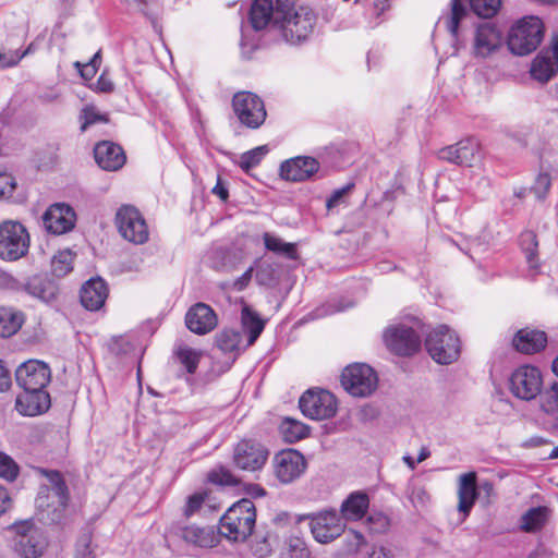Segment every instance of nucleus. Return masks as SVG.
I'll return each mask as SVG.
<instances>
[{"mask_svg":"<svg viewBox=\"0 0 558 558\" xmlns=\"http://www.w3.org/2000/svg\"><path fill=\"white\" fill-rule=\"evenodd\" d=\"M232 107L239 121L250 128H259L266 119L263 100L250 92H239L233 96Z\"/></svg>","mask_w":558,"mask_h":558,"instance_id":"nucleus-13","label":"nucleus"},{"mask_svg":"<svg viewBox=\"0 0 558 558\" xmlns=\"http://www.w3.org/2000/svg\"><path fill=\"white\" fill-rule=\"evenodd\" d=\"M268 458L266 448L254 440H241L233 451L234 465L243 471H258L260 470Z\"/></svg>","mask_w":558,"mask_h":558,"instance_id":"nucleus-16","label":"nucleus"},{"mask_svg":"<svg viewBox=\"0 0 558 558\" xmlns=\"http://www.w3.org/2000/svg\"><path fill=\"white\" fill-rule=\"evenodd\" d=\"M116 226L126 241L144 244L148 241L149 230L142 213L132 205L121 206L116 214Z\"/></svg>","mask_w":558,"mask_h":558,"instance_id":"nucleus-10","label":"nucleus"},{"mask_svg":"<svg viewBox=\"0 0 558 558\" xmlns=\"http://www.w3.org/2000/svg\"><path fill=\"white\" fill-rule=\"evenodd\" d=\"M256 523V510L252 500L241 499L233 504L221 517L220 536L230 542H244L253 533Z\"/></svg>","mask_w":558,"mask_h":558,"instance_id":"nucleus-3","label":"nucleus"},{"mask_svg":"<svg viewBox=\"0 0 558 558\" xmlns=\"http://www.w3.org/2000/svg\"><path fill=\"white\" fill-rule=\"evenodd\" d=\"M368 506L367 494L353 492L342 501L339 515L344 523L345 521H357L366 514Z\"/></svg>","mask_w":558,"mask_h":558,"instance_id":"nucleus-29","label":"nucleus"},{"mask_svg":"<svg viewBox=\"0 0 558 558\" xmlns=\"http://www.w3.org/2000/svg\"><path fill=\"white\" fill-rule=\"evenodd\" d=\"M457 495L458 511L463 514V518H466L478 497L475 472L463 473L459 476Z\"/></svg>","mask_w":558,"mask_h":558,"instance_id":"nucleus-25","label":"nucleus"},{"mask_svg":"<svg viewBox=\"0 0 558 558\" xmlns=\"http://www.w3.org/2000/svg\"><path fill=\"white\" fill-rule=\"evenodd\" d=\"M31 245V236L20 221L5 220L0 223V258L15 262L24 257Z\"/></svg>","mask_w":558,"mask_h":558,"instance_id":"nucleus-7","label":"nucleus"},{"mask_svg":"<svg viewBox=\"0 0 558 558\" xmlns=\"http://www.w3.org/2000/svg\"><path fill=\"white\" fill-rule=\"evenodd\" d=\"M80 119L82 120V131H85L89 125L95 124L97 122H108L107 116L99 113L97 109L93 106H86L82 110Z\"/></svg>","mask_w":558,"mask_h":558,"instance_id":"nucleus-48","label":"nucleus"},{"mask_svg":"<svg viewBox=\"0 0 558 558\" xmlns=\"http://www.w3.org/2000/svg\"><path fill=\"white\" fill-rule=\"evenodd\" d=\"M439 157L460 166L471 167L481 159V147L477 141L466 138L441 149Z\"/></svg>","mask_w":558,"mask_h":558,"instance_id":"nucleus-19","label":"nucleus"},{"mask_svg":"<svg viewBox=\"0 0 558 558\" xmlns=\"http://www.w3.org/2000/svg\"><path fill=\"white\" fill-rule=\"evenodd\" d=\"M254 555L258 558H266L272 551V537L270 535L256 541L252 547Z\"/></svg>","mask_w":558,"mask_h":558,"instance_id":"nucleus-52","label":"nucleus"},{"mask_svg":"<svg viewBox=\"0 0 558 558\" xmlns=\"http://www.w3.org/2000/svg\"><path fill=\"white\" fill-rule=\"evenodd\" d=\"M19 465L4 452L0 451V476L7 481H14L19 475Z\"/></svg>","mask_w":558,"mask_h":558,"instance_id":"nucleus-47","label":"nucleus"},{"mask_svg":"<svg viewBox=\"0 0 558 558\" xmlns=\"http://www.w3.org/2000/svg\"><path fill=\"white\" fill-rule=\"evenodd\" d=\"M549 517V509L547 507H535L529 509L521 517V529L525 532L539 531Z\"/></svg>","mask_w":558,"mask_h":558,"instance_id":"nucleus-35","label":"nucleus"},{"mask_svg":"<svg viewBox=\"0 0 558 558\" xmlns=\"http://www.w3.org/2000/svg\"><path fill=\"white\" fill-rule=\"evenodd\" d=\"M500 0H470L473 12L482 17H492L500 8Z\"/></svg>","mask_w":558,"mask_h":558,"instance_id":"nucleus-46","label":"nucleus"},{"mask_svg":"<svg viewBox=\"0 0 558 558\" xmlns=\"http://www.w3.org/2000/svg\"><path fill=\"white\" fill-rule=\"evenodd\" d=\"M363 558H395V555L389 548L373 546Z\"/></svg>","mask_w":558,"mask_h":558,"instance_id":"nucleus-58","label":"nucleus"},{"mask_svg":"<svg viewBox=\"0 0 558 558\" xmlns=\"http://www.w3.org/2000/svg\"><path fill=\"white\" fill-rule=\"evenodd\" d=\"M253 274V268L250 267L241 277L234 281V288L238 291L243 290L250 282Z\"/></svg>","mask_w":558,"mask_h":558,"instance_id":"nucleus-63","label":"nucleus"},{"mask_svg":"<svg viewBox=\"0 0 558 558\" xmlns=\"http://www.w3.org/2000/svg\"><path fill=\"white\" fill-rule=\"evenodd\" d=\"M275 476L282 484L300 478L307 469L304 456L295 449L281 450L272 459Z\"/></svg>","mask_w":558,"mask_h":558,"instance_id":"nucleus-15","label":"nucleus"},{"mask_svg":"<svg viewBox=\"0 0 558 558\" xmlns=\"http://www.w3.org/2000/svg\"><path fill=\"white\" fill-rule=\"evenodd\" d=\"M281 558H311V553L300 537L288 538L280 553Z\"/></svg>","mask_w":558,"mask_h":558,"instance_id":"nucleus-42","label":"nucleus"},{"mask_svg":"<svg viewBox=\"0 0 558 558\" xmlns=\"http://www.w3.org/2000/svg\"><path fill=\"white\" fill-rule=\"evenodd\" d=\"M341 385L351 396L365 398L377 389L378 377L369 365L354 363L342 371Z\"/></svg>","mask_w":558,"mask_h":558,"instance_id":"nucleus-9","label":"nucleus"},{"mask_svg":"<svg viewBox=\"0 0 558 558\" xmlns=\"http://www.w3.org/2000/svg\"><path fill=\"white\" fill-rule=\"evenodd\" d=\"M510 390L519 399L532 400L542 390L541 371L532 365H521L510 376Z\"/></svg>","mask_w":558,"mask_h":558,"instance_id":"nucleus-14","label":"nucleus"},{"mask_svg":"<svg viewBox=\"0 0 558 558\" xmlns=\"http://www.w3.org/2000/svg\"><path fill=\"white\" fill-rule=\"evenodd\" d=\"M216 342L225 353L239 352L247 348L243 344L241 332L234 329H223L217 335Z\"/></svg>","mask_w":558,"mask_h":558,"instance_id":"nucleus-36","label":"nucleus"},{"mask_svg":"<svg viewBox=\"0 0 558 558\" xmlns=\"http://www.w3.org/2000/svg\"><path fill=\"white\" fill-rule=\"evenodd\" d=\"M541 409L554 420L558 428V384H554L541 397Z\"/></svg>","mask_w":558,"mask_h":558,"instance_id":"nucleus-41","label":"nucleus"},{"mask_svg":"<svg viewBox=\"0 0 558 558\" xmlns=\"http://www.w3.org/2000/svg\"><path fill=\"white\" fill-rule=\"evenodd\" d=\"M15 379L25 391L15 402L21 414L35 416L49 409L50 397L44 389L50 383L51 372L46 363L38 360L24 362L16 368Z\"/></svg>","mask_w":558,"mask_h":558,"instance_id":"nucleus-1","label":"nucleus"},{"mask_svg":"<svg viewBox=\"0 0 558 558\" xmlns=\"http://www.w3.org/2000/svg\"><path fill=\"white\" fill-rule=\"evenodd\" d=\"M263 240L268 251L283 255L290 259L298 258V252L294 243L284 242L282 239L269 232L264 233Z\"/></svg>","mask_w":558,"mask_h":558,"instance_id":"nucleus-37","label":"nucleus"},{"mask_svg":"<svg viewBox=\"0 0 558 558\" xmlns=\"http://www.w3.org/2000/svg\"><path fill=\"white\" fill-rule=\"evenodd\" d=\"M23 323L24 315L22 312L13 307H0V337L9 338L15 335Z\"/></svg>","mask_w":558,"mask_h":558,"instance_id":"nucleus-33","label":"nucleus"},{"mask_svg":"<svg viewBox=\"0 0 558 558\" xmlns=\"http://www.w3.org/2000/svg\"><path fill=\"white\" fill-rule=\"evenodd\" d=\"M113 89V82L105 73H102L96 82V90L100 93H111Z\"/></svg>","mask_w":558,"mask_h":558,"instance_id":"nucleus-59","label":"nucleus"},{"mask_svg":"<svg viewBox=\"0 0 558 558\" xmlns=\"http://www.w3.org/2000/svg\"><path fill=\"white\" fill-rule=\"evenodd\" d=\"M319 169L318 161L313 157H295L284 161L280 167V174L288 181H304L310 179Z\"/></svg>","mask_w":558,"mask_h":558,"instance_id":"nucleus-23","label":"nucleus"},{"mask_svg":"<svg viewBox=\"0 0 558 558\" xmlns=\"http://www.w3.org/2000/svg\"><path fill=\"white\" fill-rule=\"evenodd\" d=\"M373 8L378 17L390 8V0H374Z\"/></svg>","mask_w":558,"mask_h":558,"instance_id":"nucleus-64","label":"nucleus"},{"mask_svg":"<svg viewBox=\"0 0 558 558\" xmlns=\"http://www.w3.org/2000/svg\"><path fill=\"white\" fill-rule=\"evenodd\" d=\"M174 352L186 371L190 374L195 373L201 360V352L183 343L178 344Z\"/></svg>","mask_w":558,"mask_h":558,"instance_id":"nucleus-40","label":"nucleus"},{"mask_svg":"<svg viewBox=\"0 0 558 558\" xmlns=\"http://www.w3.org/2000/svg\"><path fill=\"white\" fill-rule=\"evenodd\" d=\"M47 477L50 487L41 488L36 498V505L39 509L49 507L48 499H56L59 507L64 508L68 500V488L61 474L57 471L40 470Z\"/></svg>","mask_w":558,"mask_h":558,"instance_id":"nucleus-20","label":"nucleus"},{"mask_svg":"<svg viewBox=\"0 0 558 558\" xmlns=\"http://www.w3.org/2000/svg\"><path fill=\"white\" fill-rule=\"evenodd\" d=\"M12 385L11 375L0 361V392L7 391Z\"/></svg>","mask_w":558,"mask_h":558,"instance_id":"nucleus-61","label":"nucleus"},{"mask_svg":"<svg viewBox=\"0 0 558 558\" xmlns=\"http://www.w3.org/2000/svg\"><path fill=\"white\" fill-rule=\"evenodd\" d=\"M242 329L247 335L245 347H251L258 339L264 330L265 322L251 310L247 305L242 307L241 314Z\"/></svg>","mask_w":558,"mask_h":558,"instance_id":"nucleus-32","label":"nucleus"},{"mask_svg":"<svg viewBox=\"0 0 558 558\" xmlns=\"http://www.w3.org/2000/svg\"><path fill=\"white\" fill-rule=\"evenodd\" d=\"M181 538L190 546L209 549L218 545L220 532L214 526L186 525L180 531Z\"/></svg>","mask_w":558,"mask_h":558,"instance_id":"nucleus-22","label":"nucleus"},{"mask_svg":"<svg viewBox=\"0 0 558 558\" xmlns=\"http://www.w3.org/2000/svg\"><path fill=\"white\" fill-rule=\"evenodd\" d=\"M302 413L312 420H328L337 412V400L324 389H308L299 401Z\"/></svg>","mask_w":558,"mask_h":558,"instance_id":"nucleus-12","label":"nucleus"},{"mask_svg":"<svg viewBox=\"0 0 558 558\" xmlns=\"http://www.w3.org/2000/svg\"><path fill=\"white\" fill-rule=\"evenodd\" d=\"M317 16L305 0H277L275 29L288 44L305 41L314 31Z\"/></svg>","mask_w":558,"mask_h":558,"instance_id":"nucleus-2","label":"nucleus"},{"mask_svg":"<svg viewBox=\"0 0 558 558\" xmlns=\"http://www.w3.org/2000/svg\"><path fill=\"white\" fill-rule=\"evenodd\" d=\"M504 47V34L493 22L477 24L472 33L470 53L475 59H489Z\"/></svg>","mask_w":558,"mask_h":558,"instance_id":"nucleus-8","label":"nucleus"},{"mask_svg":"<svg viewBox=\"0 0 558 558\" xmlns=\"http://www.w3.org/2000/svg\"><path fill=\"white\" fill-rule=\"evenodd\" d=\"M100 63V54L99 52L95 53V56L92 58V60L87 63H81L78 61H76L74 63L75 68L78 69L80 73H81V76L84 78V80H92L96 72H97V68Z\"/></svg>","mask_w":558,"mask_h":558,"instance_id":"nucleus-50","label":"nucleus"},{"mask_svg":"<svg viewBox=\"0 0 558 558\" xmlns=\"http://www.w3.org/2000/svg\"><path fill=\"white\" fill-rule=\"evenodd\" d=\"M108 295L105 281L100 278L88 280L81 289V303L89 311L99 310Z\"/></svg>","mask_w":558,"mask_h":558,"instance_id":"nucleus-28","label":"nucleus"},{"mask_svg":"<svg viewBox=\"0 0 558 558\" xmlns=\"http://www.w3.org/2000/svg\"><path fill=\"white\" fill-rule=\"evenodd\" d=\"M425 347L430 357L442 365L456 362L461 353L458 335L446 325L437 326L426 336Z\"/></svg>","mask_w":558,"mask_h":558,"instance_id":"nucleus-6","label":"nucleus"},{"mask_svg":"<svg viewBox=\"0 0 558 558\" xmlns=\"http://www.w3.org/2000/svg\"><path fill=\"white\" fill-rule=\"evenodd\" d=\"M21 283L11 274L0 269V290L16 291Z\"/></svg>","mask_w":558,"mask_h":558,"instance_id":"nucleus-56","label":"nucleus"},{"mask_svg":"<svg viewBox=\"0 0 558 558\" xmlns=\"http://www.w3.org/2000/svg\"><path fill=\"white\" fill-rule=\"evenodd\" d=\"M47 547L44 533L34 524L25 522L17 526L16 553L24 558H38Z\"/></svg>","mask_w":558,"mask_h":558,"instance_id":"nucleus-17","label":"nucleus"},{"mask_svg":"<svg viewBox=\"0 0 558 558\" xmlns=\"http://www.w3.org/2000/svg\"><path fill=\"white\" fill-rule=\"evenodd\" d=\"M15 189V180L10 173H0V197H9Z\"/></svg>","mask_w":558,"mask_h":558,"instance_id":"nucleus-55","label":"nucleus"},{"mask_svg":"<svg viewBox=\"0 0 558 558\" xmlns=\"http://www.w3.org/2000/svg\"><path fill=\"white\" fill-rule=\"evenodd\" d=\"M520 245L525 254L526 262L531 269H537L539 264L537 259V246L538 242L536 239V234L533 231H524L520 235Z\"/></svg>","mask_w":558,"mask_h":558,"instance_id":"nucleus-39","label":"nucleus"},{"mask_svg":"<svg viewBox=\"0 0 558 558\" xmlns=\"http://www.w3.org/2000/svg\"><path fill=\"white\" fill-rule=\"evenodd\" d=\"M277 3L272 0H253L248 12V22L254 31H264L267 27L275 29Z\"/></svg>","mask_w":558,"mask_h":558,"instance_id":"nucleus-26","label":"nucleus"},{"mask_svg":"<svg viewBox=\"0 0 558 558\" xmlns=\"http://www.w3.org/2000/svg\"><path fill=\"white\" fill-rule=\"evenodd\" d=\"M211 193L218 196L221 201L226 202L229 197L228 189L223 185L221 178L218 177L216 185L213 187Z\"/></svg>","mask_w":558,"mask_h":558,"instance_id":"nucleus-62","label":"nucleus"},{"mask_svg":"<svg viewBox=\"0 0 558 558\" xmlns=\"http://www.w3.org/2000/svg\"><path fill=\"white\" fill-rule=\"evenodd\" d=\"M267 153H268V147L266 145L255 147V148L242 154L240 161H239V166L244 171H248L250 169L259 165V162L266 156Z\"/></svg>","mask_w":558,"mask_h":558,"instance_id":"nucleus-45","label":"nucleus"},{"mask_svg":"<svg viewBox=\"0 0 558 558\" xmlns=\"http://www.w3.org/2000/svg\"><path fill=\"white\" fill-rule=\"evenodd\" d=\"M73 269V253L70 250L58 252L51 260V271L56 277H64Z\"/></svg>","mask_w":558,"mask_h":558,"instance_id":"nucleus-43","label":"nucleus"},{"mask_svg":"<svg viewBox=\"0 0 558 558\" xmlns=\"http://www.w3.org/2000/svg\"><path fill=\"white\" fill-rule=\"evenodd\" d=\"M210 480L214 483H217L220 485L235 486L239 483L236 477L229 470H226V469H220L217 472H213L210 474Z\"/></svg>","mask_w":558,"mask_h":558,"instance_id":"nucleus-53","label":"nucleus"},{"mask_svg":"<svg viewBox=\"0 0 558 558\" xmlns=\"http://www.w3.org/2000/svg\"><path fill=\"white\" fill-rule=\"evenodd\" d=\"M20 51L19 50H10L7 52H0V70L12 68L19 64Z\"/></svg>","mask_w":558,"mask_h":558,"instance_id":"nucleus-57","label":"nucleus"},{"mask_svg":"<svg viewBox=\"0 0 558 558\" xmlns=\"http://www.w3.org/2000/svg\"><path fill=\"white\" fill-rule=\"evenodd\" d=\"M511 343L520 353L535 354L545 349L547 336L542 330L525 327L514 333Z\"/></svg>","mask_w":558,"mask_h":558,"instance_id":"nucleus-24","label":"nucleus"},{"mask_svg":"<svg viewBox=\"0 0 558 558\" xmlns=\"http://www.w3.org/2000/svg\"><path fill=\"white\" fill-rule=\"evenodd\" d=\"M216 313L210 306L197 303L185 315L186 327L194 333L206 335L217 326Z\"/></svg>","mask_w":558,"mask_h":558,"instance_id":"nucleus-21","label":"nucleus"},{"mask_svg":"<svg viewBox=\"0 0 558 558\" xmlns=\"http://www.w3.org/2000/svg\"><path fill=\"white\" fill-rule=\"evenodd\" d=\"M558 70V58L550 49L542 50L533 60L531 75L538 82H548Z\"/></svg>","mask_w":558,"mask_h":558,"instance_id":"nucleus-30","label":"nucleus"},{"mask_svg":"<svg viewBox=\"0 0 558 558\" xmlns=\"http://www.w3.org/2000/svg\"><path fill=\"white\" fill-rule=\"evenodd\" d=\"M466 0H451V12L447 20V28L451 35L456 36L459 29L460 21L466 14Z\"/></svg>","mask_w":558,"mask_h":558,"instance_id":"nucleus-44","label":"nucleus"},{"mask_svg":"<svg viewBox=\"0 0 558 558\" xmlns=\"http://www.w3.org/2000/svg\"><path fill=\"white\" fill-rule=\"evenodd\" d=\"M26 291L34 298L49 303L56 299L58 287L51 280L35 276L28 280Z\"/></svg>","mask_w":558,"mask_h":558,"instance_id":"nucleus-34","label":"nucleus"},{"mask_svg":"<svg viewBox=\"0 0 558 558\" xmlns=\"http://www.w3.org/2000/svg\"><path fill=\"white\" fill-rule=\"evenodd\" d=\"M280 433L286 441L292 444L305 438L308 434V428L302 422L286 417L280 424Z\"/></svg>","mask_w":558,"mask_h":558,"instance_id":"nucleus-38","label":"nucleus"},{"mask_svg":"<svg viewBox=\"0 0 558 558\" xmlns=\"http://www.w3.org/2000/svg\"><path fill=\"white\" fill-rule=\"evenodd\" d=\"M421 322L414 317L389 325L383 333L386 348L393 354L411 356L421 350Z\"/></svg>","mask_w":558,"mask_h":558,"instance_id":"nucleus-4","label":"nucleus"},{"mask_svg":"<svg viewBox=\"0 0 558 558\" xmlns=\"http://www.w3.org/2000/svg\"><path fill=\"white\" fill-rule=\"evenodd\" d=\"M314 539L320 544H329L341 536L345 523L336 510H324L306 515Z\"/></svg>","mask_w":558,"mask_h":558,"instance_id":"nucleus-11","label":"nucleus"},{"mask_svg":"<svg viewBox=\"0 0 558 558\" xmlns=\"http://www.w3.org/2000/svg\"><path fill=\"white\" fill-rule=\"evenodd\" d=\"M43 221L48 232L63 234L74 228L76 215L66 204H53L44 214Z\"/></svg>","mask_w":558,"mask_h":558,"instance_id":"nucleus-18","label":"nucleus"},{"mask_svg":"<svg viewBox=\"0 0 558 558\" xmlns=\"http://www.w3.org/2000/svg\"><path fill=\"white\" fill-rule=\"evenodd\" d=\"M551 185L548 173H539L532 186V192L537 198H544Z\"/></svg>","mask_w":558,"mask_h":558,"instance_id":"nucleus-51","label":"nucleus"},{"mask_svg":"<svg viewBox=\"0 0 558 558\" xmlns=\"http://www.w3.org/2000/svg\"><path fill=\"white\" fill-rule=\"evenodd\" d=\"M12 507V499L10 496L9 490L0 486V517L5 513L8 510H10Z\"/></svg>","mask_w":558,"mask_h":558,"instance_id":"nucleus-60","label":"nucleus"},{"mask_svg":"<svg viewBox=\"0 0 558 558\" xmlns=\"http://www.w3.org/2000/svg\"><path fill=\"white\" fill-rule=\"evenodd\" d=\"M74 558H95L92 547V535L89 533L83 534L77 539Z\"/></svg>","mask_w":558,"mask_h":558,"instance_id":"nucleus-49","label":"nucleus"},{"mask_svg":"<svg viewBox=\"0 0 558 558\" xmlns=\"http://www.w3.org/2000/svg\"><path fill=\"white\" fill-rule=\"evenodd\" d=\"M545 26L535 15L523 16L510 28L508 34V48L517 56H526L541 45L544 38Z\"/></svg>","mask_w":558,"mask_h":558,"instance_id":"nucleus-5","label":"nucleus"},{"mask_svg":"<svg viewBox=\"0 0 558 558\" xmlns=\"http://www.w3.org/2000/svg\"><path fill=\"white\" fill-rule=\"evenodd\" d=\"M216 509V498L206 490L196 492L187 497L183 506L182 513L184 518L190 519L194 515L206 514Z\"/></svg>","mask_w":558,"mask_h":558,"instance_id":"nucleus-31","label":"nucleus"},{"mask_svg":"<svg viewBox=\"0 0 558 558\" xmlns=\"http://www.w3.org/2000/svg\"><path fill=\"white\" fill-rule=\"evenodd\" d=\"M350 189H351V186L348 185L345 187H341V189L333 191L332 194L326 201V208L328 210H332L333 208L343 204L345 195L350 191Z\"/></svg>","mask_w":558,"mask_h":558,"instance_id":"nucleus-54","label":"nucleus"},{"mask_svg":"<svg viewBox=\"0 0 558 558\" xmlns=\"http://www.w3.org/2000/svg\"><path fill=\"white\" fill-rule=\"evenodd\" d=\"M95 160L100 168L108 171L120 169L125 162L122 148L112 142H101L95 146Z\"/></svg>","mask_w":558,"mask_h":558,"instance_id":"nucleus-27","label":"nucleus"}]
</instances>
